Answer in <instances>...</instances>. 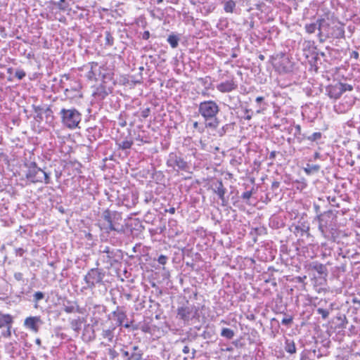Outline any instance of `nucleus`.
Segmentation results:
<instances>
[{"mask_svg":"<svg viewBox=\"0 0 360 360\" xmlns=\"http://www.w3.org/2000/svg\"><path fill=\"white\" fill-rule=\"evenodd\" d=\"M337 212L335 210H329L318 214L316 217L319 222V231L326 239L329 240L334 241L338 236Z\"/></svg>","mask_w":360,"mask_h":360,"instance_id":"f257e3e1","label":"nucleus"},{"mask_svg":"<svg viewBox=\"0 0 360 360\" xmlns=\"http://www.w3.org/2000/svg\"><path fill=\"white\" fill-rule=\"evenodd\" d=\"M219 111V105L213 100L204 101L198 105V113L204 120L205 127L208 129H216L219 127L217 115Z\"/></svg>","mask_w":360,"mask_h":360,"instance_id":"f03ea898","label":"nucleus"},{"mask_svg":"<svg viewBox=\"0 0 360 360\" xmlns=\"http://www.w3.org/2000/svg\"><path fill=\"white\" fill-rule=\"evenodd\" d=\"M98 255V260L108 270L120 265L124 257L122 250L111 244L100 245Z\"/></svg>","mask_w":360,"mask_h":360,"instance_id":"7ed1b4c3","label":"nucleus"},{"mask_svg":"<svg viewBox=\"0 0 360 360\" xmlns=\"http://www.w3.org/2000/svg\"><path fill=\"white\" fill-rule=\"evenodd\" d=\"M103 221L100 227L105 233L110 235L111 232L117 233H124V228L122 224V213L117 211L105 210L101 214Z\"/></svg>","mask_w":360,"mask_h":360,"instance_id":"20e7f679","label":"nucleus"},{"mask_svg":"<svg viewBox=\"0 0 360 360\" xmlns=\"http://www.w3.org/2000/svg\"><path fill=\"white\" fill-rule=\"evenodd\" d=\"M27 169L25 173V178L31 183H42L46 184L51 183L50 174L39 167L35 162L25 164Z\"/></svg>","mask_w":360,"mask_h":360,"instance_id":"39448f33","label":"nucleus"},{"mask_svg":"<svg viewBox=\"0 0 360 360\" xmlns=\"http://www.w3.org/2000/svg\"><path fill=\"white\" fill-rule=\"evenodd\" d=\"M59 115L63 124L69 129L77 127L82 120V114L75 108H62Z\"/></svg>","mask_w":360,"mask_h":360,"instance_id":"423d86ee","label":"nucleus"},{"mask_svg":"<svg viewBox=\"0 0 360 360\" xmlns=\"http://www.w3.org/2000/svg\"><path fill=\"white\" fill-rule=\"evenodd\" d=\"M105 271L103 269L92 268L84 276V280L86 284V289H94L96 285L104 284L103 278Z\"/></svg>","mask_w":360,"mask_h":360,"instance_id":"0eeeda50","label":"nucleus"},{"mask_svg":"<svg viewBox=\"0 0 360 360\" xmlns=\"http://www.w3.org/2000/svg\"><path fill=\"white\" fill-rule=\"evenodd\" d=\"M199 316V308L188 302L178 307L176 310V319L182 321L184 325H188L190 321L198 319Z\"/></svg>","mask_w":360,"mask_h":360,"instance_id":"6e6552de","label":"nucleus"},{"mask_svg":"<svg viewBox=\"0 0 360 360\" xmlns=\"http://www.w3.org/2000/svg\"><path fill=\"white\" fill-rule=\"evenodd\" d=\"M166 165L175 171L188 172L190 169L189 164L184 160L180 153H169Z\"/></svg>","mask_w":360,"mask_h":360,"instance_id":"1a4fd4ad","label":"nucleus"},{"mask_svg":"<svg viewBox=\"0 0 360 360\" xmlns=\"http://www.w3.org/2000/svg\"><path fill=\"white\" fill-rule=\"evenodd\" d=\"M314 306L316 307V314L321 315L323 320H326L333 311L335 303L329 302L326 299H321L316 304H314Z\"/></svg>","mask_w":360,"mask_h":360,"instance_id":"9d476101","label":"nucleus"},{"mask_svg":"<svg viewBox=\"0 0 360 360\" xmlns=\"http://www.w3.org/2000/svg\"><path fill=\"white\" fill-rule=\"evenodd\" d=\"M304 269L309 272H316L319 278L326 279L328 275L326 264L320 263L318 261H311L304 264Z\"/></svg>","mask_w":360,"mask_h":360,"instance_id":"9b49d317","label":"nucleus"},{"mask_svg":"<svg viewBox=\"0 0 360 360\" xmlns=\"http://www.w3.org/2000/svg\"><path fill=\"white\" fill-rule=\"evenodd\" d=\"M112 315L117 326L124 327L125 328H132L133 330L137 329L136 326H133V321H128L127 314L123 309L117 307V309L112 313Z\"/></svg>","mask_w":360,"mask_h":360,"instance_id":"f8f14e48","label":"nucleus"},{"mask_svg":"<svg viewBox=\"0 0 360 360\" xmlns=\"http://www.w3.org/2000/svg\"><path fill=\"white\" fill-rule=\"evenodd\" d=\"M120 352L124 360H143V353L138 346L134 345L129 348L126 345H122Z\"/></svg>","mask_w":360,"mask_h":360,"instance_id":"ddd939ff","label":"nucleus"},{"mask_svg":"<svg viewBox=\"0 0 360 360\" xmlns=\"http://www.w3.org/2000/svg\"><path fill=\"white\" fill-rule=\"evenodd\" d=\"M212 191L217 194L219 200H221V205L222 207H226L229 205V200L225 197L226 193V188L224 187L223 182L221 179H217L212 184Z\"/></svg>","mask_w":360,"mask_h":360,"instance_id":"4468645a","label":"nucleus"},{"mask_svg":"<svg viewBox=\"0 0 360 360\" xmlns=\"http://www.w3.org/2000/svg\"><path fill=\"white\" fill-rule=\"evenodd\" d=\"M43 324L44 321L40 316H30L24 320L23 326L27 330L37 333Z\"/></svg>","mask_w":360,"mask_h":360,"instance_id":"2eb2a0df","label":"nucleus"},{"mask_svg":"<svg viewBox=\"0 0 360 360\" xmlns=\"http://www.w3.org/2000/svg\"><path fill=\"white\" fill-rule=\"evenodd\" d=\"M13 323V318L11 314L0 312V328H6V330L1 333V335L3 337L10 338L11 336V328Z\"/></svg>","mask_w":360,"mask_h":360,"instance_id":"dca6fc26","label":"nucleus"},{"mask_svg":"<svg viewBox=\"0 0 360 360\" xmlns=\"http://www.w3.org/2000/svg\"><path fill=\"white\" fill-rule=\"evenodd\" d=\"M330 343V340L327 339L323 340L320 342L316 341L315 348L312 350L314 355L318 359L327 356L329 354L328 349Z\"/></svg>","mask_w":360,"mask_h":360,"instance_id":"f3484780","label":"nucleus"},{"mask_svg":"<svg viewBox=\"0 0 360 360\" xmlns=\"http://www.w3.org/2000/svg\"><path fill=\"white\" fill-rule=\"evenodd\" d=\"M101 336L102 339L108 340L109 342H112L115 338V331L116 330V326L112 323H102L101 325Z\"/></svg>","mask_w":360,"mask_h":360,"instance_id":"a211bd4d","label":"nucleus"},{"mask_svg":"<svg viewBox=\"0 0 360 360\" xmlns=\"http://www.w3.org/2000/svg\"><path fill=\"white\" fill-rule=\"evenodd\" d=\"M317 22H319L318 37L319 38L320 41L323 42L324 41V39L323 37L326 39L330 37V34L328 32V29L329 28L330 25L328 22L324 18H319L317 20Z\"/></svg>","mask_w":360,"mask_h":360,"instance_id":"6ab92c4d","label":"nucleus"},{"mask_svg":"<svg viewBox=\"0 0 360 360\" xmlns=\"http://www.w3.org/2000/svg\"><path fill=\"white\" fill-rule=\"evenodd\" d=\"M309 229L310 226L308 221H299L295 226L294 233L300 237H309Z\"/></svg>","mask_w":360,"mask_h":360,"instance_id":"aec40b11","label":"nucleus"},{"mask_svg":"<svg viewBox=\"0 0 360 360\" xmlns=\"http://www.w3.org/2000/svg\"><path fill=\"white\" fill-rule=\"evenodd\" d=\"M277 70L280 72L287 73L292 71V65L288 57L283 55L281 60L276 65Z\"/></svg>","mask_w":360,"mask_h":360,"instance_id":"412c9836","label":"nucleus"},{"mask_svg":"<svg viewBox=\"0 0 360 360\" xmlns=\"http://www.w3.org/2000/svg\"><path fill=\"white\" fill-rule=\"evenodd\" d=\"M238 85L233 79L227 80L217 85V89L221 93H229L236 89Z\"/></svg>","mask_w":360,"mask_h":360,"instance_id":"4be33fe9","label":"nucleus"},{"mask_svg":"<svg viewBox=\"0 0 360 360\" xmlns=\"http://www.w3.org/2000/svg\"><path fill=\"white\" fill-rule=\"evenodd\" d=\"M63 309L67 314H71L74 312H77L79 314H83V309L81 308L77 302H72L71 301H67L66 303H64L63 305Z\"/></svg>","mask_w":360,"mask_h":360,"instance_id":"5701e85b","label":"nucleus"},{"mask_svg":"<svg viewBox=\"0 0 360 360\" xmlns=\"http://www.w3.org/2000/svg\"><path fill=\"white\" fill-rule=\"evenodd\" d=\"M289 132L293 134L295 139H297L298 143H302L306 139L305 134L301 132V127L300 124L290 127Z\"/></svg>","mask_w":360,"mask_h":360,"instance_id":"b1692460","label":"nucleus"},{"mask_svg":"<svg viewBox=\"0 0 360 360\" xmlns=\"http://www.w3.org/2000/svg\"><path fill=\"white\" fill-rule=\"evenodd\" d=\"M98 66V63L95 62L89 63L87 65L84 66V68L86 69L88 72H86V77L89 80L96 79V73L94 71V69Z\"/></svg>","mask_w":360,"mask_h":360,"instance_id":"393cba45","label":"nucleus"},{"mask_svg":"<svg viewBox=\"0 0 360 360\" xmlns=\"http://www.w3.org/2000/svg\"><path fill=\"white\" fill-rule=\"evenodd\" d=\"M328 96L331 98L338 99L342 95L338 84L331 86L328 89Z\"/></svg>","mask_w":360,"mask_h":360,"instance_id":"a878e982","label":"nucleus"},{"mask_svg":"<svg viewBox=\"0 0 360 360\" xmlns=\"http://www.w3.org/2000/svg\"><path fill=\"white\" fill-rule=\"evenodd\" d=\"M285 351L290 354H294L296 353V346L293 340L290 339H286L284 345Z\"/></svg>","mask_w":360,"mask_h":360,"instance_id":"bb28decb","label":"nucleus"},{"mask_svg":"<svg viewBox=\"0 0 360 360\" xmlns=\"http://www.w3.org/2000/svg\"><path fill=\"white\" fill-rule=\"evenodd\" d=\"M333 32L331 33V37L335 39H340L345 37V30L342 26H335L333 27Z\"/></svg>","mask_w":360,"mask_h":360,"instance_id":"cd10ccee","label":"nucleus"},{"mask_svg":"<svg viewBox=\"0 0 360 360\" xmlns=\"http://www.w3.org/2000/svg\"><path fill=\"white\" fill-rule=\"evenodd\" d=\"M321 167L319 165H312L307 163L306 167H304V171L307 174H312L319 171Z\"/></svg>","mask_w":360,"mask_h":360,"instance_id":"c85d7f7f","label":"nucleus"},{"mask_svg":"<svg viewBox=\"0 0 360 360\" xmlns=\"http://www.w3.org/2000/svg\"><path fill=\"white\" fill-rule=\"evenodd\" d=\"M108 94L109 92L103 86H99L97 87L96 91L94 92V95L99 99H104L108 95Z\"/></svg>","mask_w":360,"mask_h":360,"instance_id":"c756f323","label":"nucleus"},{"mask_svg":"<svg viewBox=\"0 0 360 360\" xmlns=\"http://www.w3.org/2000/svg\"><path fill=\"white\" fill-rule=\"evenodd\" d=\"M236 6V3L233 0H229L224 3V10L226 13H233Z\"/></svg>","mask_w":360,"mask_h":360,"instance_id":"7c9ffc66","label":"nucleus"},{"mask_svg":"<svg viewBox=\"0 0 360 360\" xmlns=\"http://www.w3.org/2000/svg\"><path fill=\"white\" fill-rule=\"evenodd\" d=\"M220 335L227 340H231L235 335V332L232 329L223 328L221 330Z\"/></svg>","mask_w":360,"mask_h":360,"instance_id":"2f4dec72","label":"nucleus"},{"mask_svg":"<svg viewBox=\"0 0 360 360\" xmlns=\"http://www.w3.org/2000/svg\"><path fill=\"white\" fill-rule=\"evenodd\" d=\"M134 143L131 139H125L120 142H117L118 148L122 150H127L131 148Z\"/></svg>","mask_w":360,"mask_h":360,"instance_id":"473e14b6","label":"nucleus"},{"mask_svg":"<svg viewBox=\"0 0 360 360\" xmlns=\"http://www.w3.org/2000/svg\"><path fill=\"white\" fill-rule=\"evenodd\" d=\"M143 201L146 204H155L157 201V198L155 197L152 191L145 192Z\"/></svg>","mask_w":360,"mask_h":360,"instance_id":"72a5a7b5","label":"nucleus"},{"mask_svg":"<svg viewBox=\"0 0 360 360\" xmlns=\"http://www.w3.org/2000/svg\"><path fill=\"white\" fill-rule=\"evenodd\" d=\"M82 319L79 317L77 319H72L70 321V326L71 328L75 331L76 333H79L81 330V326H82Z\"/></svg>","mask_w":360,"mask_h":360,"instance_id":"f704fd0d","label":"nucleus"},{"mask_svg":"<svg viewBox=\"0 0 360 360\" xmlns=\"http://www.w3.org/2000/svg\"><path fill=\"white\" fill-rule=\"evenodd\" d=\"M60 11H65L68 8V3L66 0H59V1H54L52 3Z\"/></svg>","mask_w":360,"mask_h":360,"instance_id":"c9c22d12","label":"nucleus"},{"mask_svg":"<svg viewBox=\"0 0 360 360\" xmlns=\"http://www.w3.org/2000/svg\"><path fill=\"white\" fill-rule=\"evenodd\" d=\"M179 38L175 34H170L167 38V42L172 48L174 49L178 46Z\"/></svg>","mask_w":360,"mask_h":360,"instance_id":"e433bc0d","label":"nucleus"},{"mask_svg":"<svg viewBox=\"0 0 360 360\" xmlns=\"http://www.w3.org/2000/svg\"><path fill=\"white\" fill-rule=\"evenodd\" d=\"M319 27V22L317 21L316 22L306 24L305 25V30L309 34L314 33Z\"/></svg>","mask_w":360,"mask_h":360,"instance_id":"4c0bfd02","label":"nucleus"},{"mask_svg":"<svg viewBox=\"0 0 360 360\" xmlns=\"http://www.w3.org/2000/svg\"><path fill=\"white\" fill-rule=\"evenodd\" d=\"M233 123L226 124L224 125L219 131L218 134L219 136H223L228 131L233 129Z\"/></svg>","mask_w":360,"mask_h":360,"instance_id":"58836bf2","label":"nucleus"},{"mask_svg":"<svg viewBox=\"0 0 360 360\" xmlns=\"http://www.w3.org/2000/svg\"><path fill=\"white\" fill-rule=\"evenodd\" d=\"M105 44L108 46H111L114 44V38L109 31L105 32Z\"/></svg>","mask_w":360,"mask_h":360,"instance_id":"ea45409f","label":"nucleus"},{"mask_svg":"<svg viewBox=\"0 0 360 360\" xmlns=\"http://www.w3.org/2000/svg\"><path fill=\"white\" fill-rule=\"evenodd\" d=\"M338 84L342 94L343 93H345V91H351L353 90V86L351 84H346V83H342V82H340Z\"/></svg>","mask_w":360,"mask_h":360,"instance_id":"a19ab883","label":"nucleus"},{"mask_svg":"<svg viewBox=\"0 0 360 360\" xmlns=\"http://www.w3.org/2000/svg\"><path fill=\"white\" fill-rule=\"evenodd\" d=\"M322 137V134L321 132H314L310 136H306V139H307L310 141H318L319 140H320Z\"/></svg>","mask_w":360,"mask_h":360,"instance_id":"79ce46f5","label":"nucleus"},{"mask_svg":"<svg viewBox=\"0 0 360 360\" xmlns=\"http://www.w3.org/2000/svg\"><path fill=\"white\" fill-rule=\"evenodd\" d=\"M32 107L34 108V112L37 113L35 119L37 121L41 120H42V113H41L42 108H41L40 106H36V105H32Z\"/></svg>","mask_w":360,"mask_h":360,"instance_id":"37998d69","label":"nucleus"},{"mask_svg":"<svg viewBox=\"0 0 360 360\" xmlns=\"http://www.w3.org/2000/svg\"><path fill=\"white\" fill-rule=\"evenodd\" d=\"M44 293L40 291L36 292L33 295V301L36 303H37L39 300L44 299Z\"/></svg>","mask_w":360,"mask_h":360,"instance_id":"c03bdc74","label":"nucleus"},{"mask_svg":"<svg viewBox=\"0 0 360 360\" xmlns=\"http://www.w3.org/2000/svg\"><path fill=\"white\" fill-rule=\"evenodd\" d=\"M26 76V72L22 69H17L15 72V77L19 80L22 79Z\"/></svg>","mask_w":360,"mask_h":360,"instance_id":"a18cd8bd","label":"nucleus"},{"mask_svg":"<svg viewBox=\"0 0 360 360\" xmlns=\"http://www.w3.org/2000/svg\"><path fill=\"white\" fill-rule=\"evenodd\" d=\"M210 77H200L198 79V81L205 87V86H211L212 85V83L211 82H209V80H210Z\"/></svg>","mask_w":360,"mask_h":360,"instance_id":"49530a36","label":"nucleus"},{"mask_svg":"<svg viewBox=\"0 0 360 360\" xmlns=\"http://www.w3.org/2000/svg\"><path fill=\"white\" fill-rule=\"evenodd\" d=\"M293 321L292 316H288V317H285L282 319L281 323L285 326H290L292 324Z\"/></svg>","mask_w":360,"mask_h":360,"instance_id":"de8ad7c7","label":"nucleus"},{"mask_svg":"<svg viewBox=\"0 0 360 360\" xmlns=\"http://www.w3.org/2000/svg\"><path fill=\"white\" fill-rule=\"evenodd\" d=\"M252 193L253 192L252 190L245 191L242 194L241 198L245 201H248L251 198Z\"/></svg>","mask_w":360,"mask_h":360,"instance_id":"09e8293b","label":"nucleus"},{"mask_svg":"<svg viewBox=\"0 0 360 360\" xmlns=\"http://www.w3.org/2000/svg\"><path fill=\"white\" fill-rule=\"evenodd\" d=\"M108 355L110 356V358L111 359H115L119 355L118 352L116 350H115L114 349H112V348L108 349Z\"/></svg>","mask_w":360,"mask_h":360,"instance_id":"8fccbe9b","label":"nucleus"},{"mask_svg":"<svg viewBox=\"0 0 360 360\" xmlns=\"http://www.w3.org/2000/svg\"><path fill=\"white\" fill-rule=\"evenodd\" d=\"M345 271H346V265L344 264H342L340 266L335 267L334 273L345 272Z\"/></svg>","mask_w":360,"mask_h":360,"instance_id":"3c124183","label":"nucleus"},{"mask_svg":"<svg viewBox=\"0 0 360 360\" xmlns=\"http://www.w3.org/2000/svg\"><path fill=\"white\" fill-rule=\"evenodd\" d=\"M167 256H165L163 255H161L160 256H159L158 259V262L160 264H165L167 262Z\"/></svg>","mask_w":360,"mask_h":360,"instance_id":"603ef678","label":"nucleus"},{"mask_svg":"<svg viewBox=\"0 0 360 360\" xmlns=\"http://www.w3.org/2000/svg\"><path fill=\"white\" fill-rule=\"evenodd\" d=\"M150 113V108H145L144 110H143L141 111V116L143 117V118H146L149 116Z\"/></svg>","mask_w":360,"mask_h":360,"instance_id":"864d4df0","label":"nucleus"},{"mask_svg":"<svg viewBox=\"0 0 360 360\" xmlns=\"http://www.w3.org/2000/svg\"><path fill=\"white\" fill-rule=\"evenodd\" d=\"M14 278L18 281H24L23 274L20 272H15L14 274Z\"/></svg>","mask_w":360,"mask_h":360,"instance_id":"5fc2aeb1","label":"nucleus"},{"mask_svg":"<svg viewBox=\"0 0 360 360\" xmlns=\"http://www.w3.org/2000/svg\"><path fill=\"white\" fill-rule=\"evenodd\" d=\"M252 117V110L246 109L245 110V116L244 117V119L246 120H250Z\"/></svg>","mask_w":360,"mask_h":360,"instance_id":"6e6d98bb","label":"nucleus"},{"mask_svg":"<svg viewBox=\"0 0 360 360\" xmlns=\"http://www.w3.org/2000/svg\"><path fill=\"white\" fill-rule=\"evenodd\" d=\"M15 255L19 257H22L25 253V250L22 248L15 249Z\"/></svg>","mask_w":360,"mask_h":360,"instance_id":"4d7b16f0","label":"nucleus"},{"mask_svg":"<svg viewBox=\"0 0 360 360\" xmlns=\"http://www.w3.org/2000/svg\"><path fill=\"white\" fill-rule=\"evenodd\" d=\"M193 128L198 129L200 132H202L204 131V128L201 127L198 122H194Z\"/></svg>","mask_w":360,"mask_h":360,"instance_id":"13d9d810","label":"nucleus"},{"mask_svg":"<svg viewBox=\"0 0 360 360\" xmlns=\"http://www.w3.org/2000/svg\"><path fill=\"white\" fill-rule=\"evenodd\" d=\"M210 89V86H205V88L202 91L201 95L204 97H208L209 96L208 90Z\"/></svg>","mask_w":360,"mask_h":360,"instance_id":"bf43d9fd","label":"nucleus"},{"mask_svg":"<svg viewBox=\"0 0 360 360\" xmlns=\"http://www.w3.org/2000/svg\"><path fill=\"white\" fill-rule=\"evenodd\" d=\"M359 54L356 51H352L350 53V58H354V59L357 60L359 58Z\"/></svg>","mask_w":360,"mask_h":360,"instance_id":"052dcab7","label":"nucleus"},{"mask_svg":"<svg viewBox=\"0 0 360 360\" xmlns=\"http://www.w3.org/2000/svg\"><path fill=\"white\" fill-rule=\"evenodd\" d=\"M264 98L263 96H258L255 99V102L257 105H262V103L264 102Z\"/></svg>","mask_w":360,"mask_h":360,"instance_id":"680f3d73","label":"nucleus"},{"mask_svg":"<svg viewBox=\"0 0 360 360\" xmlns=\"http://www.w3.org/2000/svg\"><path fill=\"white\" fill-rule=\"evenodd\" d=\"M150 32L149 31H145L143 32V34H142V39H145V40H147L149 39L150 37Z\"/></svg>","mask_w":360,"mask_h":360,"instance_id":"e2e57ef3","label":"nucleus"},{"mask_svg":"<svg viewBox=\"0 0 360 360\" xmlns=\"http://www.w3.org/2000/svg\"><path fill=\"white\" fill-rule=\"evenodd\" d=\"M265 104L263 103V106L262 105H257V109L256 110V112L257 113H260L262 112L264 109H265Z\"/></svg>","mask_w":360,"mask_h":360,"instance_id":"0e129e2a","label":"nucleus"},{"mask_svg":"<svg viewBox=\"0 0 360 360\" xmlns=\"http://www.w3.org/2000/svg\"><path fill=\"white\" fill-rule=\"evenodd\" d=\"M314 210L316 212V213L318 214H321V210H320V206L319 205H317L316 203H314Z\"/></svg>","mask_w":360,"mask_h":360,"instance_id":"69168bd1","label":"nucleus"},{"mask_svg":"<svg viewBox=\"0 0 360 360\" xmlns=\"http://www.w3.org/2000/svg\"><path fill=\"white\" fill-rule=\"evenodd\" d=\"M280 186V183L278 181H274L271 184V188L273 190H276L277 188H278Z\"/></svg>","mask_w":360,"mask_h":360,"instance_id":"338daca9","label":"nucleus"},{"mask_svg":"<svg viewBox=\"0 0 360 360\" xmlns=\"http://www.w3.org/2000/svg\"><path fill=\"white\" fill-rule=\"evenodd\" d=\"M182 352L184 354H188L190 352V349L187 345H186L184 347Z\"/></svg>","mask_w":360,"mask_h":360,"instance_id":"774afa93","label":"nucleus"}]
</instances>
